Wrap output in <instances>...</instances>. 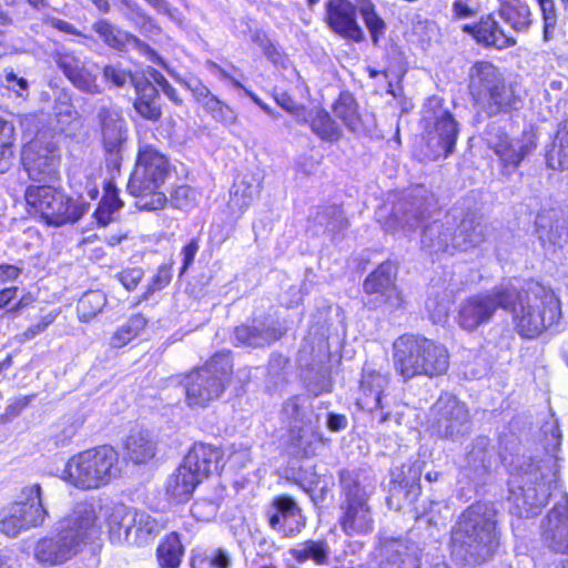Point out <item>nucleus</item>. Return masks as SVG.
Masks as SVG:
<instances>
[{
    "mask_svg": "<svg viewBox=\"0 0 568 568\" xmlns=\"http://www.w3.org/2000/svg\"><path fill=\"white\" fill-rule=\"evenodd\" d=\"M103 80L108 83L113 84L116 88H123L129 80L132 82V79H138L133 77L132 73L125 69H123L120 64H106L102 69Z\"/></svg>",
    "mask_w": 568,
    "mask_h": 568,
    "instance_id": "56",
    "label": "nucleus"
},
{
    "mask_svg": "<svg viewBox=\"0 0 568 568\" xmlns=\"http://www.w3.org/2000/svg\"><path fill=\"white\" fill-rule=\"evenodd\" d=\"M546 162L552 170H568V119L564 120L546 152Z\"/></svg>",
    "mask_w": 568,
    "mask_h": 568,
    "instance_id": "46",
    "label": "nucleus"
},
{
    "mask_svg": "<svg viewBox=\"0 0 568 568\" xmlns=\"http://www.w3.org/2000/svg\"><path fill=\"white\" fill-rule=\"evenodd\" d=\"M508 311H511L515 329L524 338H535L558 323L561 317L560 301L556 294L536 285L524 294Z\"/></svg>",
    "mask_w": 568,
    "mask_h": 568,
    "instance_id": "7",
    "label": "nucleus"
},
{
    "mask_svg": "<svg viewBox=\"0 0 568 568\" xmlns=\"http://www.w3.org/2000/svg\"><path fill=\"white\" fill-rule=\"evenodd\" d=\"M359 11L371 34L373 45L379 47L381 39L385 37L387 29L385 21L376 13L372 3L362 6Z\"/></svg>",
    "mask_w": 568,
    "mask_h": 568,
    "instance_id": "52",
    "label": "nucleus"
},
{
    "mask_svg": "<svg viewBox=\"0 0 568 568\" xmlns=\"http://www.w3.org/2000/svg\"><path fill=\"white\" fill-rule=\"evenodd\" d=\"M97 119L106 152V162L119 170L121 150L126 140L125 121L111 101L99 105Z\"/></svg>",
    "mask_w": 568,
    "mask_h": 568,
    "instance_id": "18",
    "label": "nucleus"
},
{
    "mask_svg": "<svg viewBox=\"0 0 568 568\" xmlns=\"http://www.w3.org/2000/svg\"><path fill=\"white\" fill-rule=\"evenodd\" d=\"M542 537L549 548L568 554V505H556L542 524Z\"/></svg>",
    "mask_w": 568,
    "mask_h": 568,
    "instance_id": "30",
    "label": "nucleus"
},
{
    "mask_svg": "<svg viewBox=\"0 0 568 568\" xmlns=\"http://www.w3.org/2000/svg\"><path fill=\"white\" fill-rule=\"evenodd\" d=\"M22 165L28 176L37 182H51L58 176L59 150L52 141L37 138L24 145Z\"/></svg>",
    "mask_w": 568,
    "mask_h": 568,
    "instance_id": "16",
    "label": "nucleus"
},
{
    "mask_svg": "<svg viewBox=\"0 0 568 568\" xmlns=\"http://www.w3.org/2000/svg\"><path fill=\"white\" fill-rule=\"evenodd\" d=\"M252 41L256 43L263 51V53L270 59L273 63H278L281 60V53L276 49V47L273 44V42L268 39V37L260 31L256 30L252 34Z\"/></svg>",
    "mask_w": 568,
    "mask_h": 568,
    "instance_id": "61",
    "label": "nucleus"
},
{
    "mask_svg": "<svg viewBox=\"0 0 568 568\" xmlns=\"http://www.w3.org/2000/svg\"><path fill=\"white\" fill-rule=\"evenodd\" d=\"M379 568H420V549L403 538H386L378 548Z\"/></svg>",
    "mask_w": 568,
    "mask_h": 568,
    "instance_id": "22",
    "label": "nucleus"
},
{
    "mask_svg": "<svg viewBox=\"0 0 568 568\" xmlns=\"http://www.w3.org/2000/svg\"><path fill=\"white\" fill-rule=\"evenodd\" d=\"M271 529L285 538L297 537L306 527V517L298 504L287 495L276 496L266 510Z\"/></svg>",
    "mask_w": 568,
    "mask_h": 568,
    "instance_id": "19",
    "label": "nucleus"
},
{
    "mask_svg": "<svg viewBox=\"0 0 568 568\" xmlns=\"http://www.w3.org/2000/svg\"><path fill=\"white\" fill-rule=\"evenodd\" d=\"M455 221L445 216L443 221H434L422 233V248L430 254H453L457 250L455 245Z\"/></svg>",
    "mask_w": 568,
    "mask_h": 568,
    "instance_id": "25",
    "label": "nucleus"
},
{
    "mask_svg": "<svg viewBox=\"0 0 568 568\" xmlns=\"http://www.w3.org/2000/svg\"><path fill=\"white\" fill-rule=\"evenodd\" d=\"M469 90L475 103L489 116L509 113L520 105L513 87L490 62H477L471 68Z\"/></svg>",
    "mask_w": 568,
    "mask_h": 568,
    "instance_id": "9",
    "label": "nucleus"
},
{
    "mask_svg": "<svg viewBox=\"0 0 568 568\" xmlns=\"http://www.w3.org/2000/svg\"><path fill=\"white\" fill-rule=\"evenodd\" d=\"M100 204L105 205L108 209L115 212L119 211L123 205L122 201L119 199L116 189L110 183L105 187V193Z\"/></svg>",
    "mask_w": 568,
    "mask_h": 568,
    "instance_id": "64",
    "label": "nucleus"
},
{
    "mask_svg": "<svg viewBox=\"0 0 568 568\" xmlns=\"http://www.w3.org/2000/svg\"><path fill=\"white\" fill-rule=\"evenodd\" d=\"M274 100L282 109L292 114L298 123L307 111L306 106L296 102L287 92H275Z\"/></svg>",
    "mask_w": 568,
    "mask_h": 568,
    "instance_id": "59",
    "label": "nucleus"
},
{
    "mask_svg": "<svg viewBox=\"0 0 568 568\" xmlns=\"http://www.w3.org/2000/svg\"><path fill=\"white\" fill-rule=\"evenodd\" d=\"M423 121L429 156L436 160L452 154L458 138L459 123L443 108L440 98L432 97L427 100L423 110Z\"/></svg>",
    "mask_w": 568,
    "mask_h": 568,
    "instance_id": "13",
    "label": "nucleus"
},
{
    "mask_svg": "<svg viewBox=\"0 0 568 568\" xmlns=\"http://www.w3.org/2000/svg\"><path fill=\"white\" fill-rule=\"evenodd\" d=\"M196 201L197 192L187 185L178 186L170 199L171 205L179 210H189L195 205Z\"/></svg>",
    "mask_w": 568,
    "mask_h": 568,
    "instance_id": "55",
    "label": "nucleus"
},
{
    "mask_svg": "<svg viewBox=\"0 0 568 568\" xmlns=\"http://www.w3.org/2000/svg\"><path fill=\"white\" fill-rule=\"evenodd\" d=\"M433 427L440 438L456 440L470 430V415L465 403L449 393L442 394L430 408Z\"/></svg>",
    "mask_w": 568,
    "mask_h": 568,
    "instance_id": "15",
    "label": "nucleus"
},
{
    "mask_svg": "<svg viewBox=\"0 0 568 568\" xmlns=\"http://www.w3.org/2000/svg\"><path fill=\"white\" fill-rule=\"evenodd\" d=\"M202 481L193 474L189 467L182 463L166 481V494L176 503H183L190 499L194 489Z\"/></svg>",
    "mask_w": 568,
    "mask_h": 568,
    "instance_id": "41",
    "label": "nucleus"
},
{
    "mask_svg": "<svg viewBox=\"0 0 568 568\" xmlns=\"http://www.w3.org/2000/svg\"><path fill=\"white\" fill-rule=\"evenodd\" d=\"M53 60L78 90L88 94H101L103 92L98 83L97 75L73 52H57Z\"/></svg>",
    "mask_w": 568,
    "mask_h": 568,
    "instance_id": "24",
    "label": "nucleus"
},
{
    "mask_svg": "<svg viewBox=\"0 0 568 568\" xmlns=\"http://www.w3.org/2000/svg\"><path fill=\"white\" fill-rule=\"evenodd\" d=\"M297 562L313 561L317 566L331 564L332 548L326 539H307L290 549Z\"/></svg>",
    "mask_w": 568,
    "mask_h": 568,
    "instance_id": "42",
    "label": "nucleus"
},
{
    "mask_svg": "<svg viewBox=\"0 0 568 568\" xmlns=\"http://www.w3.org/2000/svg\"><path fill=\"white\" fill-rule=\"evenodd\" d=\"M118 453L111 446L87 449L69 459L64 479L80 489L100 488L118 476Z\"/></svg>",
    "mask_w": 568,
    "mask_h": 568,
    "instance_id": "10",
    "label": "nucleus"
},
{
    "mask_svg": "<svg viewBox=\"0 0 568 568\" xmlns=\"http://www.w3.org/2000/svg\"><path fill=\"white\" fill-rule=\"evenodd\" d=\"M58 313H48L41 320L29 326L22 334L24 339H32L47 329L57 318Z\"/></svg>",
    "mask_w": 568,
    "mask_h": 568,
    "instance_id": "62",
    "label": "nucleus"
},
{
    "mask_svg": "<svg viewBox=\"0 0 568 568\" xmlns=\"http://www.w3.org/2000/svg\"><path fill=\"white\" fill-rule=\"evenodd\" d=\"M26 201L47 224L53 226L75 223L89 209L88 203L73 200L48 184L30 185L26 191Z\"/></svg>",
    "mask_w": 568,
    "mask_h": 568,
    "instance_id": "12",
    "label": "nucleus"
},
{
    "mask_svg": "<svg viewBox=\"0 0 568 568\" xmlns=\"http://www.w3.org/2000/svg\"><path fill=\"white\" fill-rule=\"evenodd\" d=\"M422 468L418 464H403L392 471L388 503L399 509L414 504L420 495Z\"/></svg>",
    "mask_w": 568,
    "mask_h": 568,
    "instance_id": "20",
    "label": "nucleus"
},
{
    "mask_svg": "<svg viewBox=\"0 0 568 568\" xmlns=\"http://www.w3.org/2000/svg\"><path fill=\"white\" fill-rule=\"evenodd\" d=\"M300 123H307L312 132L322 141L336 142L343 135L339 125L322 108L307 109Z\"/></svg>",
    "mask_w": 568,
    "mask_h": 568,
    "instance_id": "39",
    "label": "nucleus"
},
{
    "mask_svg": "<svg viewBox=\"0 0 568 568\" xmlns=\"http://www.w3.org/2000/svg\"><path fill=\"white\" fill-rule=\"evenodd\" d=\"M223 453L220 448L204 443H195L185 455L183 463L201 480L217 473Z\"/></svg>",
    "mask_w": 568,
    "mask_h": 568,
    "instance_id": "29",
    "label": "nucleus"
},
{
    "mask_svg": "<svg viewBox=\"0 0 568 568\" xmlns=\"http://www.w3.org/2000/svg\"><path fill=\"white\" fill-rule=\"evenodd\" d=\"M311 219L316 226L323 227V232L332 237L348 227L343 210L336 205L317 207Z\"/></svg>",
    "mask_w": 568,
    "mask_h": 568,
    "instance_id": "47",
    "label": "nucleus"
},
{
    "mask_svg": "<svg viewBox=\"0 0 568 568\" xmlns=\"http://www.w3.org/2000/svg\"><path fill=\"white\" fill-rule=\"evenodd\" d=\"M326 21L341 37L362 42L365 34L356 21V8L348 0H329L326 3Z\"/></svg>",
    "mask_w": 568,
    "mask_h": 568,
    "instance_id": "23",
    "label": "nucleus"
},
{
    "mask_svg": "<svg viewBox=\"0 0 568 568\" xmlns=\"http://www.w3.org/2000/svg\"><path fill=\"white\" fill-rule=\"evenodd\" d=\"M128 545L144 546L150 544L161 531L162 526L150 514L134 509Z\"/></svg>",
    "mask_w": 568,
    "mask_h": 568,
    "instance_id": "44",
    "label": "nucleus"
},
{
    "mask_svg": "<svg viewBox=\"0 0 568 568\" xmlns=\"http://www.w3.org/2000/svg\"><path fill=\"white\" fill-rule=\"evenodd\" d=\"M542 18V38L550 41L555 36L558 22V13L555 0H537Z\"/></svg>",
    "mask_w": 568,
    "mask_h": 568,
    "instance_id": "54",
    "label": "nucleus"
},
{
    "mask_svg": "<svg viewBox=\"0 0 568 568\" xmlns=\"http://www.w3.org/2000/svg\"><path fill=\"white\" fill-rule=\"evenodd\" d=\"M21 500L12 504L14 511L18 513L26 528H34L41 526L47 516L48 510L42 503V489L40 484H32L22 489Z\"/></svg>",
    "mask_w": 568,
    "mask_h": 568,
    "instance_id": "31",
    "label": "nucleus"
},
{
    "mask_svg": "<svg viewBox=\"0 0 568 568\" xmlns=\"http://www.w3.org/2000/svg\"><path fill=\"white\" fill-rule=\"evenodd\" d=\"M134 508L124 504H114L106 513L109 539L114 545H124L129 540Z\"/></svg>",
    "mask_w": 568,
    "mask_h": 568,
    "instance_id": "36",
    "label": "nucleus"
},
{
    "mask_svg": "<svg viewBox=\"0 0 568 568\" xmlns=\"http://www.w3.org/2000/svg\"><path fill=\"white\" fill-rule=\"evenodd\" d=\"M498 17L514 32H526L532 21V12L524 0H500Z\"/></svg>",
    "mask_w": 568,
    "mask_h": 568,
    "instance_id": "38",
    "label": "nucleus"
},
{
    "mask_svg": "<svg viewBox=\"0 0 568 568\" xmlns=\"http://www.w3.org/2000/svg\"><path fill=\"white\" fill-rule=\"evenodd\" d=\"M419 193L420 190H417V193H412L394 204L392 213L385 222L387 231H412L419 225L428 210L426 199Z\"/></svg>",
    "mask_w": 568,
    "mask_h": 568,
    "instance_id": "21",
    "label": "nucleus"
},
{
    "mask_svg": "<svg viewBox=\"0 0 568 568\" xmlns=\"http://www.w3.org/2000/svg\"><path fill=\"white\" fill-rule=\"evenodd\" d=\"M282 333L271 324L254 321L252 325H240L234 329L235 341L244 346L263 347L277 341Z\"/></svg>",
    "mask_w": 568,
    "mask_h": 568,
    "instance_id": "35",
    "label": "nucleus"
},
{
    "mask_svg": "<svg viewBox=\"0 0 568 568\" xmlns=\"http://www.w3.org/2000/svg\"><path fill=\"white\" fill-rule=\"evenodd\" d=\"M487 226L481 216L467 213L458 226L455 225V245L458 251H468L486 241Z\"/></svg>",
    "mask_w": 568,
    "mask_h": 568,
    "instance_id": "34",
    "label": "nucleus"
},
{
    "mask_svg": "<svg viewBox=\"0 0 568 568\" xmlns=\"http://www.w3.org/2000/svg\"><path fill=\"white\" fill-rule=\"evenodd\" d=\"M27 530L26 524L22 523L14 506L11 505L6 516L0 520V532L8 537H16L20 531Z\"/></svg>",
    "mask_w": 568,
    "mask_h": 568,
    "instance_id": "57",
    "label": "nucleus"
},
{
    "mask_svg": "<svg viewBox=\"0 0 568 568\" xmlns=\"http://www.w3.org/2000/svg\"><path fill=\"white\" fill-rule=\"evenodd\" d=\"M170 173L166 156L150 144L139 146L135 169L129 180L128 190L136 197L139 210L155 211L164 207L168 199L159 189Z\"/></svg>",
    "mask_w": 568,
    "mask_h": 568,
    "instance_id": "6",
    "label": "nucleus"
},
{
    "mask_svg": "<svg viewBox=\"0 0 568 568\" xmlns=\"http://www.w3.org/2000/svg\"><path fill=\"white\" fill-rule=\"evenodd\" d=\"M535 226L544 247L561 246L568 237L567 222L557 209L541 210L536 216Z\"/></svg>",
    "mask_w": 568,
    "mask_h": 568,
    "instance_id": "27",
    "label": "nucleus"
},
{
    "mask_svg": "<svg viewBox=\"0 0 568 568\" xmlns=\"http://www.w3.org/2000/svg\"><path fill=\"white\" fill-rule=\"evenodd\" d=\"M14 126L0 118V173H4L13 156Z\"/></svg>",
    "mask_w": 568,
    "mask_h": 568,
    "instance_id": "53",
    "label": "nucleus"
},
{
    "mask_svg": "<svg viewBox=\"0 0 568 568\" xmlns=\"http://www.w3.org/2000/svg\"><path fill=\"white\" fill-rule=\"evenodd\" d=\"M260 193V184L253 176L244 175L234 181L229 199V209L232 213L242 215Z\"/></svg>",
    "mask_w": 568,
    "mask_h": 568,
    "instance_id": "43",
    "label": "nucleus"
},
{
    "mask_svg": "<svg viewBox=\"0 0 568 568\" xmlns=\"http://www.w3.org/2000/svg\"><path fill=\"white\" fill-rule=\"evenodd\" d=\"M172 280V265L162 264L159 266L156 274L153 276L146 291L142 295V300H148L155 291H159L170 284Z\"/></svg>",
    "mask_w": 568,
    "mask_h": 568,
    "instance_id": "58",
    "label": "nucleus"
},
{
    "mask_svg": "<svg viewBox=\"0 0 568 568\" xmlns=\"http://www.w3.org/2000/svg\"><path fill=\"white\" fill-rule=\"evenodd\" d=\"M477 42L500 50L515 45L516 39L513 32L500 26L493 14H488L478 22Z\"/></svg>",
    "mask_w": 568,
    "mask_h": 568,
    "instance_id": "37",
    "label": "nucleus"
},
{
    "mask_svg": "<svg viewBox=\"0 0 568 568\" xmlns=\"http://www.w3.org/2000/svg\"><path fill=\"white\" fill-rule=\"evenodd\" d=\"M519 298L514 280H503L490 290L464 298L457 310L456 322L460 328L475 332L493 321L498 310L508 311Z\"/></svg>",
    "mask_w": 568,
    "mask_h": 568,
    "instance_id": "8",
    "label": "nucleus"
},
{
    "mask_svg": "<svg viewBox=\"0 0 568 568\" xmlns=\"http://www.w3.org/2000/svg\"><path fill=\"white\" fill-rule=\"evenodd\" d=\"M156 440L152 433L144 429L132 430L126 437L124 448L134 464H144L156 453Z\"/></svg>",
    "mask_w": 568,
    "mask_h": 568,
    "instance_id": "40",
    "label": "nucleus"
},
{
    "mask_svg": "<svg viewBox=\"0 0 568 568\" xmlns=\"http://www.w3.org/2000/svg\"><path fill=\"white\" fill-rule=\"evenodd\" d=\"M341 504L338 524L347 536L365 535L373 530L374 520L368 499L374 484L367 471L343 469L339 471Z\"/></svg>",
    "mask_w": 568,
    "mask_h": 568,
    "instance_id": "5",
    "label": "nucleus"
},
{
    "mask_svg": "<svg viewBox=\"0 0 568 568\" xmlns=\"http://www.w3.org/2000/svg\"><path fill=\"white\" fill-rule=\"evenodd\" d=\"M393 362L405 381L418 376L434 378L448 371L449 353L439 342L422 335L404 334L393 343Z\"/></svg>",
    "mask_w": 568,
    "mask_h": 568,
    "instance_id": "4",
    "label": "nucleus"
},
{
    "mask_svg": "<svg viewBox=\"0 0 568 568\" xmlns=\"http://www.w3.org/2000/svg\"><path fill=\"white\" fill-rule=\"evenodd\" d=\"M148 324V320L141 315L135 314L129 318L126 323L121 325L111 337V346L121 348L134 339Z\"/></svg>",
    "mask_w": 568,
    "mask_h": 568,
    "instance_id": "51",
    "label": "nucleus"
},
{
    "mask_svg": "<svg viewBox=\"0 0 568 568\" xmlns=\"http://www.w3.org/2000/svg\"><path fill=\"white\" fill-rule=\"evenodd\" d=\"M92 28L100 36L103 42L114 50L126 51L128 48L131 47L150 57L152 60H161L156 52L145 42L135 36L114 27L105 19L97 21L93 23Z\"/></svg>",
    "mask_w": 568,
    "mask_h": 568,
    "instance_id": "26",
    "label": "nucleus"
},
{
    "mask_svg": "<svg viewBox=\"0 0 568 568\" xmlns=\"http://www.w3.org/2000/svg\"><path fill=\"white\" fill-rule=\"evenodd\" d=\"M467 466L477 474L487 473L495 460V448L486 436L474 439L471 448L466 456Z\"/></svg>",
    "mask_w": 568,
    "mask_h": 568,
    "instance_id": "45",
    "label": "nucleus"
},
{
    "mask_svg": "<svg viewBox=\"0 0 568 568\" xmlns=\"http://www.w3.org/2000/svg\"><path fill=\"white\" fill-rule=\"evenodd\" d=\"M231 562V554L223 548L213 549L201 560V564L207 568H229Z\"/></svg>",
    "mask_w": 568,
    "mask_h": 568,
    "instance_id": "60",
    "label": "nucleus"
},
{
    "mask_svg": "<svg viewBox=\"0 0 568 568\" xmlns=\"http://www.w3.org/2000/svg\"><path fill=\"white\" fill-rule=\"evenodd\" d=\"M497 514L493 504L476 503L469 506L452 529V555L474 565L490 560L500 545Z\"/></svg>",
    "mask_w": 568,
    "mask_h": 568,
    "instance_id": "1",
    "label": "nucleus"
},
{
    "mask_svg": "<svg viewBox=\"0 0 568 568\" xmlns=\"http://www.w3.org/2000/svg\"><path fill=\"white\" fill-rule=\"evenodd\" d=\"M333 112L349 131L356 133L364 130L357 102L351 93L342 92L339 94V98L333 105Z\"/></svg>",
    "mask_w": 568,
    "mask_h": 568,
    "instance_id": "48",
    "label": "nucleus"
},
{
    "mask_svg": "<svg viewBox=\"0 0 568 568\" xmlns=\"http://www.w3.org/2000/svg\"><path fill=\"white\" fill-rule=\"evenodd\" d=\"M233 365L224 353L213 355L202 367L193 369L183 379L190 407H206L219 399L231 382Z\"/></svg>",
    "mask_w": 568,
    "mask_h": 568,
    "instance_id": "11",
    "label": "nucleus"
},
{
    "mask_svg": "<svg viewBox=\"0 0 568 568\" xmlns=\"http://www.w3.org/2000/svg\"><path fill=\"white\" fill-rule=\"evenodd\" d=\"M143 277V270L140 267L130 268L119 274V280L128 291L134 290Z\"/></svg>",
    "mask_w": 568,
    "mask_h": 568,
    "instance_id": "63",
    "label": "nucleus"
},
{
    "mask_svg": "<svg viewBox=\"0 0 568 568\" xmlns=\"http://www.w3.org/2000/svg\"><path fill=\"white\" fill-rule=\"evenodd\" d=\"M283 412L294 419L291 426L288 442L292 453L305 458L313 456L316 445L321 442L318 417H316L315 423L310 419L305 420V413L302 410V405L297 397L290 398L285 402Z\"/></svg>",
    "mask_w": 568,
    "mask_h": 568,
    "instance_id": "17",
    "label": "nucleus"
},
{
    "mask_svg": "<svg viewBox=\"0 0 568 568\" xmlns=\"http://www.w3.org/2000/svg\"><path fill=\"white\" fill-rule=\"evenodd\" d=\"M551 457L519 460L508 479L510 513L518 517H534L546 505L556 481L557 473Z\"/></svg>",
    "mask_w": 568,
    "mask_h": 568,
    "instance_id": "3",
    "label": "nucleus"
},
{
    "mask_svg": "<svg viewBox=\"0 0 568 568\" xmlns=\"http://www.w3.org/2000/svg\"><path fill=\"white\" fill-rule=\"evenodd\" d=\"M158 561L161 568H178L181 564L183 555V546L180 537L175 532H171L158 546L156 549Z\"/></svg>",
    "mask_w": 568,
    "mask_h": 568,
    "instance_id": "49",
    "label": "nucleus"
},
{
    "mask_svg": "<svg viewBox=\"0 0 568 568\" xmlns=\"http://www.w3.org/2000/svg\"><path fill=\"white\" fill-rule=\"evenodd\" d=\"M135 90L133 108L143 119L156 122L162 116L160 94L149 79H132Z\"/></svg>",
    "mask_w": 568,
    "mask_h": 568,
    "instance_id": "32",
    "label": "nucleus"
},
{
    "mask_svg": "<svg viewBox=\"0 0 568 568\" xmlns=\"http://www.w3.org/2000/svg\"><path fill=\"white\" fill-rule=\"evenodd\" d=\"M395 276L396 266L390 262H384L366 277L363 290L366 294H379L390 306L398 307L402 296L394 285Z\"/></svg>",
    "mask_w": 568,
    "mask_h": 568,
    "instance_id": "28",
    "label": "nucleus"
},
{
    "mask_svg": "<svg viewBox=\"0 0 568 568\" xmlns=\"http://www.w3.org/2000/svg\"><path fill=\"white\" fill-rule=\"evenodd\" d=\"M487 146L496 154L500 173L510 176L537 148V136L532 131H525L518 138H510L500 126L490 125L486 131Z\"/></svg>",
    "mask_w": 568,
    "mask_h": 568,
    "instance_id": "14",
    "label": "nucleus"
},
{
    "mask_svg": "<svg viewBox=\"0 0 568 568\" xmlns=\"http://www.w3.org/2000/svg\"><path fill=\"white\" fill-rule=\"evenodd\" d=\"M387 385L388 377L386 375L374 369L364 368L357 405L361 408H375L381 405V402L386 400L384 392Z\"/></svg>",
    "mask_w": 568,
    "mask_h": 568,
    "instance_id": "33",
    "label": "nucleus"
},
{
    "mask_svg": "<svg viewBox=\"0 0 568 568\" xmlns=\"http://www.w3.org/2000/svg\"><path fill=\"white\" fill-rule=\"evenodd\" d=\"M106 304V296L101 291H89L82 295L77 304L78 317L81 322H90L102 312Z\"/></svg>",
    "mask_w": 568,
    "mask_h": 568,
    "instance_id": "50",
    "label": "nucleus"
},
{
    "mask_svg": "<svg viewBox=\"0 0 568 568\" xmlns=\"http://www.w3.org/2000/svg\"><path fill=\"white\" fill-rule=\"evenodd\" d=\"M54 537L40 539L34 547L39 562L57 566L78 555L100 534L98 514L92 503L80 501L58 523Z\"/></svg>",
    "mask_w": 568,
    "mask_h": 568,
    "instance_id": "2",
    "label": "nucleus"
}]
</instances>
